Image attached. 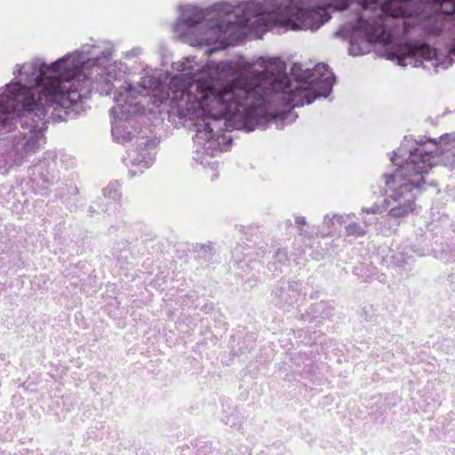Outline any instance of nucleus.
I'll return each mask as SVG.
<instances>
[{
  "label": "nucleus",
  "instance_id": "nucleus-4",
  "mask_svg": "<svg viewBox=\"0 0 455 455\" xmlns=\"http://www.w3.org/2000/svg\"><path fill=\"white\" fill-rule=\"evenodd\" d=\"M71 56L65 60L68 65L64 80L70 81L72 91H77L82 98L77 100L81 106L80 114L84 111L83 99L94 90L101 95L114 91V106L110 114L113 117L112 136L118 143L132 141L140 133L138 117L144 113V107L136 100L138 96H151L153 104H160L169 98L167 77L146 76L137 82V87L128 82L125 73L111 62L112 49L85 44L79 50L68 52Z\"/></svg>",
  "mask_w": 455,
  "mask_h": 455
},
{
  "label": "nucleus",
  "instance_id": "nucleus-12",
  "mask_svg": "<svg viewBox=\"0 0 455 455\" xmlns=\"http://www.w3.org/2000/svg\"><path fill=\"white\" fill-rule=\"evenodd\" d=\"M355 216V213H350L346 216L334 214V215H332V217H330V215H325L324 219H323V224L327 225L328 228H330L331 224L333 226L335 224V222L341 225L346 221V219L349 220Z\"/></svg>",
  "mask_w": 455,
  "mask_h": 455
},
{
  "label": "nucleus",
  "instance_id": "nucleus-8",
  "mask_svg": "<svg viewBox=\"0 0 455 455\" xmlns=\"http://www.w3.org/2000/svg\"><path fill=\"white\" fill-rule=\"evenodd\" d=\"M121 185L118 181L110 182L103 190V198H100V201L105 199H111L113 201L114 207H116V202H117L121 198Z\"/></svg>",
  "mask_w": 455,
  "mask_h": 455
},
{
  "label": "nucleus",
  "instance_id": "nucleus-19",
  "mask_svg": "<svg viewBox=\"0 0 455 455\" xmlns=\"http://www.w3.org/2000/svg\"><path fill=\"white\" fill-rule=\"evenodd\" d=\"M295 223L298 225H306V219L302 216H298L295 218Z\"/></svg>",
  "mask_w": 455,
  "mask_h": 455
},
{
  "label": "nucleus",
  "instance_id": "nucleus-9",
  "mask_svg": "<svg viewBox=\"0 0 455 455\" xmlns=\"http://www.w3.org/2000/svg\"><path fill=\"white\" fill-rule=\"evenodd\" d=\"M412 49L415 54L426 60H432L436 58V51L427 44L416 42L413 44Z\"/></svg>",
  "mask_w": 455,
  "mask_h": 455
},
{
  "label": "nucleus",
  "instance_id": "nucleus-14",
  "mask_svg": "<svg viewBox=\"0 0 455 455\" xmlns=\"http://www.w3.org/2000/svg\"><path fill=\"white\" fill-rule=\"evenodd\" d=\"M42 180L47 184H52L56 178L55 170L50 164L45 168L44 171H42L41 173Z\"/></svg>",
  "mask_w": 455,
  "mask_h": 455
},
{
  "label": "nucleus",
  "instance_id": "nucleus-6",
  "mask_svg": "<svg viewBox=\"0 0 455 455\" xmlns=\"http://www.w3.org/2000/svg\"><path fill=\"white\" fill-rule=\"evenodd\" d=\"M301 283L292 279H280L272 291L273 302L283 307L292 306L297 302L300 292Z\"/></svg>",
  "mask_w": 455,
  "mask_h": 455
},
{
  "label": "nucleus",
  "instance_id": "nucleus-2",
  "mask_svg": "<svg viewBox=\"0 0 455 455\" xmlns=\"http://www.w3.org/2000/svg\"><path fill=\"white\" fill-rule=\"evenodd\" d=\"M70 56L66 54L51 64L41 58L17 64L14 80L0 91V132L11 130L14 122L29 131L12 146L11 157L16 165L28 162L39 151L47 124L80 116L77 100L82 94L72 91V84L64 80L68 68L65 60Z\"/></svg>",
  "mask_w": 455,
  "mask_h": 455
},
{
  "label": "nucleus",
  "instance_id": "nucleus-7",
  "mask_svg": "<svg viewBox=\"0 0 455 455\" xmlns=\"http://www.w3.org/2000/svg\"><path fill=\"white\" fill-rule=\"evenodd\" d=\"M138 140L137 150L132 154L129 153V157L124 159V162L127 166L130 163L134 166L148 169L155 161V155L152 153V150L156 144L155 140H148L144 137L139 138Z\"/></svg>",
  "mask_w": 455,
  "mask_h": 455
},
{
  "label": "nucleus",
  "instance_id": "nucleus-11",
  "mask_svg": "<svg viewBox=\"0 0 455 455\" xmlns=\"http://www.w3.org/2000/svg\"><path fill=\"white\" fill-rule=\"evenodd\" d=\"M213 247L212 243L207 244H200L196 247V251L197 256L203 259L204 261H210L212 259V256L213 254Z\"/></svg>",
  "mask_w": 455,
  "mask_h": 455
},
{
  "label": "nucleus",
  "instance_id": "nucleus-18",
  "mask_svg": "<svg viewBox=\"0 0 455 455\" xmlns=\"http://www.w3.org/2000/svg\"><path fill=\"white\" fill-rule=\"evenodd\" d=\"M108 210V208H105V207H102L101 204L100 203H98V205H97V209L94 205H91L89 207V213L91 215H92L93 213H100V212H107Z\"/></svg>",
  "mask_w": 455,
  "mask_h": 455
},
{
  "label": "nucleus",
  "instance_id": "nucleus-10",
  "mask_svg": "<svg viewBox=\"0 0 455 455\" xmlns=\"http://www.w3.org/2000/svg\"><path fill=\"white\" fill-rule=\"evenodd\" d=\"M368 230L357 222L352 221L345 227V234L347 236L355 238L363 237L367 235Z\"/></svg>",
  "mask_w": 455,
  "mask_h": 455
},
{
  "label": "nucleus",
  "instance_id": "nucleus-13",
  "mask_svg": "<svg viewBox=\"0 0 455 455\" xmlns=\"http://www.w3.org/2000/svg\"><path fill=\"white\" fill-rule=\"evenodd\" d=\"M289 262V258L287 251L283 249H277L274 254V262L273 264H280L281 266L287 265Z\"/></svg>",
  "mask_w": 455,
  "mask_h": 455
},
{
  "label": "nucleus",
  "instance_id": "nucleus-17",
  "mask_svg": "<svg viewBox=\"0 0 455 455\" xmlns=\"http://www.w3.org/2000/svg\"><path fill=\"white\" fill-rule=\"evenodd\" d=\"M362 221H363V227H365V228L368 230V228H369L370 226H371L372 224L377 223V221H378V218H377V217H374V216H372V217H369V218H367V217H362Z\"/></svg>",
  "mask_w": 455,
  "mask_h": 455
},
{
  "label": "nucleus",
  "instance_id": "nucleus-16",
  "mask_svg": "<svg viewBox=\"0 0 455 455\" xmlns=\"http://www.w3.org/2000/svg\"><path fill=\"white\" fill-rule=\"evenodd\" d=\"M142 53V49L140 47L132 48V50L125 52V57L127 59H132L139 57Z\"/></svg>",
  "mask_w": 455,
  "mask_h": 455
},
{
  "label": "nucleus",
  "instance_id": "nucleus-15",
  "mask_svg": "<svg viewBox=\"0 0 455 455\" xmlns=\"http://www.w3.org/2000/svg\"><path fill=\"white\" fill-rule=\"evenodd\" d=\"M384 209H387L385 207V204H383L382 205H379L377 204H374L371 207H363L362 208L361 210V212L359 213L360 215H363V214H380Z\"/></svg>",
  "mask_w": 455,
  "mask_h": 455
},
{
  "label": "nucleus",
  "instance_id": "nucleus-3",
  "mask_svg": "<svg viewBox=\"0 0 455 455\" xmlns=\"http://www.w3.org/2000/svg\"><path fill=\"white\" fill-rule=\"evenodd\" d=\"M411 0H356L361 14L335 33L347 40L348 52L360 56L370 52L374 43L389 44L409 34L407 4ZM352 0H264L263 30L275 24L286 23L293 29L315 31L331 18V11L347 9Z\"/></svg>",
  "mask_w": 455,
  "mask_h": 455
},
{
  "label": "nucleus",
  "instance_id": "nucleus-20",
  "mask_svg": "<svg viewBox=\"0 0 455 455\" xmlns=\"http://www.w3.org/2000/svg\"><path fill=\"white\" fill-rule=\"evenodd\" d=\"M430 184H431L432 186H434V187H436V183H435V182H434V181H432Z\"/></svg>",
  "mask_w": 455,
  "mask_h": 455
},
{
  "label": "nucleus",
  "instance_id": "nucleus-5",
  "mask_svg": "<svg viewBox=\"0 0 455 455\" xmlns=\"http://www.w3.org/2000/svg\"><path fill=\"white\" fill-rule=\"evenodd\" d=\"M455 157V135L445 134L436 140H408L394 151L392 164L397 166L393 174H386L391 194L384 199L388 216L398 219L414 211L415 199L424 189V174L434 166L451 165Z\"/></svg>",
  "mask_w": 455,
  "mask_h": 455
},
{
  "label": "nucleus",
  "instance_id": "nucleus-1",
  "mask_svg": "<svg viewBox=\"0 0 455 455\" xmlns=\"http://www.w3.org/2000/svg\"><path fill=\"white\" fill-rule=\"evenodd\" d=\"M243 72L233 61H208L196 69L184 66L182 76L188 84L201 90L198 99L205 116L196 124L195 143L202 145L194 159L210 164L217 147L227 140L222 134L231 129L251 132L265 130L271 121H281L291 115V109L311 104L315 99L326 98L332 91L336 76L324 63L313 69L294 63L291 81L286 64L278 57H259L255 62L243 61Z\"/></svg>",
  "mask_w": 455,
  "mask_h": 455
}]
</instances>
